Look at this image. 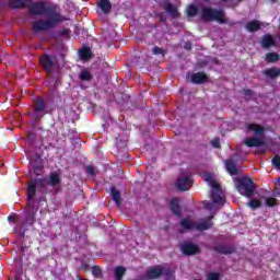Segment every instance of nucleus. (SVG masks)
<instances>
[{
  "label": "nucleus",
  "mask_w": 280,
  "mask_h": 280,
  "mask_svg": "<svg viewBox=\"0 0 280 280\" xmlns=\"http://www.w3.org/2000/svg\"><path fill=\"white\" fill-rule=\"evenodd\" d=\"M92 56H93V52H91V49L89 48H83L82 50H80V58L82 60H90Z\"/></svg>",
  "instance_id": "nucleus-26"
},
{
  "label": "nucleus",
  "mask_w": 280,
  "mask_h": 280,
  "mask_svg": "<svg viewBox=\"0 0 280 280\" xmlns=\"http://www.w3.org/2000/svg\"><path fill=\"white\" fill-rule=\"evenodd\" d=\"M261 47H264V49L275 47V38H272L270 35H265L261 40Z\"/></svg>",
  "instance_id": "nucleus-16"
},
{
  "label": "nucleus",
  "mask_w": 280,
  "mask_h": 280,
  "mask_svg": "<svg viewBox=\"0 0 280 280\" xmlns=\"http://www.w3.org/2000/svg\"><path fill=\"white\" fill-rule=\"evenodd\" d=\"M271 1V3H275V1H277V0H270Z\"/></svg>",
  "instance_id": "nucleus-38"
},
{
  "label": "nucleus",
  "mask_w": 280,
  "mask_h": 280,
  "mask_svg": "<svg viewBox=\"0 0 280 280\" xmlns=\"http://www.w3.org/2000/svg\"><path fill=\"white\" fill-rule=\"evenodd\" d=\"M236 189L242 196L250 198L255 191V183L249 178H241L236 180Z\"/></svg>",
  "instance_id": "nucleus-7"
},
{
  "label": "nucleus",
  "mask_w": 280,
  "mask_h": 280,
  "mask_svg": "<svg viewBox=\"0 0 280 280\" xmlns=\"http://www.w3.org/2000/svg\"><path fill=\"white\" fill-rule=\"evenodd\" d=\"M185 48L186 49H191V45L190 44H186Z\"/></svg>",
  "instance_id": "nucleus-37"
},
{
  "label": "nucleus",
  "mask_w": 280,
  "mask_h": 280,
  "mask_svg": "<svg viewBox=\"0 0 280 280\" xmlns=\"http://www.w3.org/2000/svg\"><path fill=\"white\" fill-rule=\"evenodd\" d=\"M178 198H173L171 200V211L175 213V215H180V206H178Z\"/></svg>",
  "instance_id": "nucleus-19"
},
{
  "label": "nucleus",
  "mask_w": 280,
  "mask_h": 280,
  "mask_svg": "<svg viewBox=\"0 0 280 280\" xmlns=\"http://www.w3.org/2000/svg\"><path fill=\"white\" fill-rule=\"evenodd\" d=\"M92 275L94 277H102V269L100 267H97V266H94L92 268Z\"/></svg>",
  "instance_id": "nucleus-29"
},
{
  "label": "nucleus",
  "mask_w": 280,
  "mask_h": 280,
  "mask_svg": "<svg viewBox=\"0 0 280 280\" xmlns=\"http://www.w3.org/2000/svg\"><path fill=\"white\" fill-rule=\"evenodd\" d=\"M163 275V267H152L147 271V279H159Z\"/></svg>",
  "instance_id": "nucleus-12"
},
{
  "label": "nucleus",
  "mask_w": 280,
  "mask_h": 280,
  "mask_svg": "<svg viewBox=\"0 0 280 280\" xmlns=\"http://www.w3.org/2000/svg\"><path fill=\"white\" fill-rule=\"evenodd\" d=\"M153 54L155 56H159V54H164L163 48L154 47L153 48Z\"/></svg>",
  "instance_id": "nucleus-34"
},
{
  "label": "nucleus",
  "mask_w": 280,
  "mask_h": 280,
  "mask_svg": "<svg viewBox=\"0 0 280 280\" xmlns=\"http://www.w3.org/2000/svg\"><path fill=\"white\" fill-rule=\"evenodd\" d=\"M265 60L268 63L278 62L279 60V54L277 52H269L265 56Z\"/></svg>",
  "instance_id": "nucleus-25"
},
{
  "label": "nucleus",
  "mask_w": 280,
  "mask_h": 280,
  "mask_svg": "<svg viewBox=\"0 0 280 280\" xmlns=\"http://www.w3.org/2000/svg\"><path fill=\"white\" fill-rule=\"evenodd\" d=\"M164 9L167 12V14H170L171 16L173 18L178 16V9L175 5L166 4Z\"/></svg>",
  "instance_id": "nucleus-23"
},
{
  "label": "nucleus",
  "mask_w": 280,
  "mask_h": 280,
  "mask_svg": "<svg viewBox=\"0 0 280 280\" xmlns=\"http://www.w3.org/2000/svg\"><path fill=\"white\" fill-rule=\"evenodd\" d=\"M206 183L210 185L211 187V198L212 202L205 201L203 205L206 209H209L210 211L215 209V205H224V194L222 192V188L220 187V183H218V179H215V175L213 174H206L203 176Z\"/></svg>",
  "instance_id": "nucleus-2"
},
{
  "label": "nucleus",
  "mask_w": 280,
  "mask_h": 280,
  "mask_svg": "<svg viewBox=\"0 0 280 280\" xmlns=\"http://www.w3.org/2000/svg\"><path fill=\"white\" fill-rule=\"evenodd\" d=\"M45 110V103L43 100L37 98L36 104H35V117L36 119H39L40 116H38V113H43Z\"/></svg>",
  "instance_id": "nucleus-18"
},
{
  "label": "nucleus",
  "mask_w": 280,
  "mask_h": 280,
  "mask_svg": "<svg viewBox=\"0 0 280 280\" xmlns=\"http://www.w3.org/2000/svg\"><path fill=\"white\" fill-rule=\"evenodd\" d=\"M180 226L184 231H207V229L213 226V223L211 222V219L201 220L198 223H195L194 218L188 217L180 221Z\"/></svg>",
  "instance_id": "nucleus-5"
},
{
  "label": "nucleus",
  "mask_w": 280,
  "mask_h": 280,
  "mask_svg": "<svg viewBox=\"0 0 280 280\" xmlns=\"http://www.w3.org/2000/svg\"><path fill=\"white\" fill-rule=\"evenodd\" d=\"M188 16H196L198 14V8H196L194 4H190L186 10Z\"/></svg>",
  "instance_id": "nucleus-28"
},
{
  "label": "nucleus",
  "mask_w": 280,
  "mask_h": 280,
  "mask_svg": "<svg viewBox=\"0 0 280 280\" xmlns=\"http://www.w3.org/2000/svg\"><path fill=\"white\" fill-rule=\"evenodd\" d=\"M275 190H276V191H279V190H280V179H277V180L275 182Z\"/></svg>",
  "instance_id": "nucleus-35"
},
{
  "label": "nucleus",
  "mask_w": 280,
  "mask_h": 280,
  "mask_svg": "<svg viewBox=\"0 0 280 280\" xmlns=\"http://www.w3.org/2000/svg\"><path fill=\"white\" fill-rule=\"evenodd\" d=\"M32 14H47V21H37L33 23V30L43 31L56 27L58 23L66 21L65 16L56 10H47L45 3H35L31 7Z\"/></svg>",
  "instance_id": "nucleus-1"
},
{
  "label": "nucleus",
  "mask_w": 280,
  "mask_h": 280,
  "mask_svg": "<svg viewBox=\"0 0 280 280\" xmlns=\"http://www.w3.org/2000/svg\"><path fill=\"white\" fill-rule=\"evenodd\" d=\"M225 167L232 176L237 174V167L235 166V163H233V160L225 161Z\"/></svg>",
  "instance_id": "nucleus-21"
},
{
  "label": "nucleus",
  "mask_w": 280,
  "mask_h": 280,
  "mask_svg": "<svg viewBox=\"0 0 280 280\" xmlns=\"http://www.w3.org/2000/svg\"><path fill=\"white\" fill-rule=\"evenodd\" d=\"M110 191H112V198L116 202V205H121V194L119 192V190L112 187Z\"/></svg>",
  "instance_id": "nucleus-24"
},
{
  "label": "nucleus",
  "mask_w": 280,
  "mask_h": 280,
  "mask_svg": "<svg viewBox=\"0 0 280 280\" xmlns=\"http://www.w3.org/2000/svg\"><path fill=\"white\" fill-rule=\"evenodd\" d=\"M60 184V175L58 173H51L49 180L45 182V179H35L28 184L27 187V198L28 200H34V196H36V189H43L47 185H51V187Z\"/></svg>",
  "instance_id": "nucleus-3"
},
{
  "label": "nucleus",
  "mask_w": 280,
  "mask_h": 280,
  "mask_svg": "<svg viewBox=\"0 0 280 280\" xmlns=\"http://www.w3.org/2000/svg\"><path fill=\"white\" fill-rule=\"evenodd\" d=\"M81 82H91L93 80V74L89 70H82L79 75Z\"/></svg>",
  "instance_id": "nucleus-20"
},
{
  "label": "nucleus",
  "mask_w": 280,
  "mask_h": 280,
  "mask_svg": "<svg viewBox=\"0 0 280 280\" xmlns=\"http://www.w3.org/2000/svg\"><path fill=\"white\" fill-rule=\"evenodd\" d=\"M97 5L98 8H101L104 14H108V12H110V10L113 9V4H110V0H98Z\"/></svg>",
  "instance_id": "nucleus-14"
},
{
  "label": "nucleus",
  "mask_w": 280,
  "mask_h": 280,
  "mask_svg": "<svg viewBox=\"0 0 280 280\" xmlns=\"http://www.w3.org/2000/svg\"><path fill=\"white\" fill-rule=\"evenodd\" d=\"M211 145H212V148H220V139L214 138V139L211 141Z\"/></svg>",
  "instance_id": "nucleus-32"
},
{
  "label": "nucleus",
  "mask_w": 280,
  "mask_h": 280,
  "mask_svg": "<svg viewBox=\"0 0 280 280\" xmlns=\"http://www.w3.org/2000/svg\"><path fill=\"white\" fill-rule=\"evenodd\" d=\"M86 171L90 176L95 175V168L93 166H91V165L86 166Z\"/></svg>",
  "instance_id": "nucleus-33"
},
{
  "label": "nucleus",
  "mask_w": 280,
  "mask_h": 280,
  "mask_svg": "<svg viewBox=\"0 0 280 280\" xmlns=\"http://www.w3.org/2000/svg\"><path fill=\"white\" fill-rule=\"evenodd\" d=\"M247 132H253L254 137L245 140L247 148H259L265 144L264 141V127L250 124L247 127Z\"/></svg>",
  "instance_id": "nucleus-4"
},
{
  "label": "nucleus",
  "mask_w": 280,
  "mask_h": 280,
  "mask_svg": "<svg viewBox=\"0 0 280 280\" xmlns=\"http://www.w3.org/2000/svg\"><path fill=\"white\" fill-rule=\"evenodd\" d=\"M209 80V77L205 72H197L190 74V82L194 84H205Z\"/></svg>",
  "instance_id": "nucleus-11"
},
{
  "label": "nucleus",
  "mask_w": 280,
  "mask_h": 280,
  "mask_svg": "<svg viewBox=\"0 0 280 280\" xmlns=\"http://www.w3.org/2000/svg\"><path fill=\"white\" fill-rule=\"evenodd\" d=\"M208 280H220V273H215V272L208 273Z\"/></svg>",
  "instance_id": "nucleus-30"
},
{
  "label": "nucleus",
  "mask_w": 280,
  "mask_h": 280,
  "mask_svg": "<svg viewBox=\"0 0 280 280\" xmlns=\"http://www.w3.org/2000/svg\"><path fill=\"white\" fill-rule=\"evenodd\" d=\"M261 28V22L259 21H252L246 24V30L248 32H257V30Z\"/></svg>",
  "instance_id": "nucleus-17"
},
{
  "label": "nucleus",
  "mask_w": 280,
  "mask_h": 280,
  "mask_svg": "<svg viewBox=\"0 0 280 280\" xmlns=\"http://www.w3.org/2000/svg\"><path fill=\"white\" fill-rule=\"evenodd\" d=\"M224 1H231V0H224Z\"/></svg>",
  "instance_id": "nucleus-39"
},
{
  "label": "nucleus",
  "mask_w": 280,
  "mask_h": 280,
  "mask_svg": "<svg viewBox=\"0 0 280 280\" xmlns=\"http://www.w3.org/2000/svg\"><path fill=\"white\" fill-rule=\"evenodd\" d=\"M39 62L47 73H50V71L54 69V58L47 55L42 56L39 58Z\"/></svg>",
  "instance_id": "nucleus-10"
},
{
  "label": "nucleus",
  "mask_w": 280,
  "mask_h": 280,
  "mask_svg": "<svg viewBox=\"0 0 280 280\" xmlns=\"http://www.w3.org/2000/svg\"><path fill=\"white\" fill-rule=\"evenodd\" d=\"M191 185H194V179L187 173L182 174L175 183V187L179 189V191H187Z\"/></svg>",
  "instance_id": "nucleus-9"
},
{
  "label": "nucleus",
  "mask_w": 280,
  "mask_h": 280,
  "mask_svg": "<svg viewBox=\"0 0 280 280\" xmlns=\"http://www.w3.org/2000/svg\"><path fill=\"white\" fill-rule=\"evenodd\" d=\"M264 75H266L267 78H270L271 80H275V78H279L280 69L279 68H268L264 71Z\"/></svg>",
  "instance_id": "nucleus-15"
},
{
  "label": "nucleus",
  "mask_w": 280,
  "mask_h": 280,
  "mask_svg": "<svg viewBox=\"0 0 280 280\" xmlns=\"http://www.w3.org/2000/svg\"><path fill=\"white\" fill-rule=\"evenodd\" d=\"M199 14L203 21H218V23H224L225 21L224 12L211 8H202Z\"/></svg>",
  "instance_id": "nucleus-6"
},
{
  "label": "nucleus",
  "mask_w": 280,
  "mask_h": 280,
  "mask_svg": "<svg viewBox=\"0 0 280 280\" xmlns=\"http://www.w3.org/2000/svg\"><path fill=\"white\" fill-rule=\"evenodd\" d=\"M115 275H116V279L117 280H121V277H124V275H126V268L124 267H117L115 269Z\"/></svg>",
  "instance_id": "nucleus-27"
},
{
  "label": "nucleus",
  "mask_w": 280,
  "mask_h": 280,
  "mask_svg": "<svg viewBox=\"0 0 280 280\" xmlns=\"http://www.w3.org/2000/svg\"><path fill=\"white\" fill-rule=\"evenodd\" d=\"M222 253H223L224 255H229V254H231V250L223 249Z\"/></svg>",
  "instance_id": "nucleus-36"
},
{
  "label": "nucleus",
  "mask_w": 280,
  "mask_h": 280,
  "mask_svg": "<svg viewBox=\"0 0 280 280\" xmlns=\"http://www.w3.org/2000/svg\"><path fill=\"white\" fill-rule=\"evenodd\" d=\"M272 165H275V167H277V170H280V158H279V155L273 158Z\"/></svg>",
  "instance_id": "nucleus-31"
},
{
  "label": "nucleus",
  "mask_w": 280,
  "mask_h": 280,
  "mask_svg": "<svg viewBox=\"0 0 280 280\" xmlns=\"http://www.w3.org/2000/svg\"><path fill=\"white\" fill-rule=\"evenodd\" d=\"M277 205V199L272 197H261L260 199H252L248 202L250 209H259V207H275Z\"/></svg>",
  "instance_id": "nucleus-8"
},
{
  "label": "nucleus",
  "mask_w": 280,
  "mask_h": 280,
  "mask_svg": "<svg viewBox=\"0 0 280 280\" xmlns=\"http://www.w3.org/2000/svg\"><path fill=\"white\" fill-rule=\"evenodd\" d=\"M10 5L11 8H25V5H30V0H12Z\"/></svg>",
  "instance_id": "nucleus-22"
},
{
  "label": "nucleus",
  "mask_w": 280,
  "mask_h": 280,
  "mask_svg": "<svg viewBox=\"0 0 280 280\" xmlns=\"http://www.w3.org/2000/svg\"><path fill=\"white\" fill-rule=\"evenodd\" d=\"M198 250V245L191 243H184L182 245V252L184 253V255H196Z\"/></svg>",
  "instance_id": "nucleus-13"
}]
</instances>
